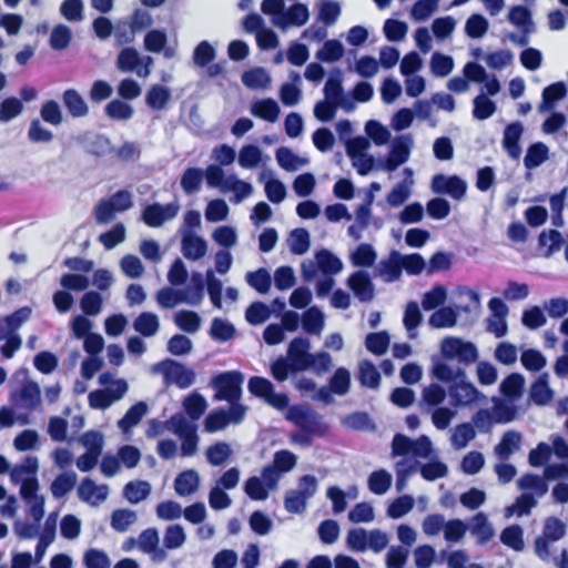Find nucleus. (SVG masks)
I'll return each instance as SVG.
<instances>
[{
  "label": "nucleus",
  "mask_w": 568,
  "mask_h": 568,
  "mask_svg": "<svg viewBox=\"0 0 568 568\" xmlns=\"http://www.w3.org/2000/svg\"><path fill=\"white\" fill-rule=\"evenodd\" d=\"M285 418L300 428V433L292 435V440L303 446H310L312 435L323 436L327 426L322 415L310 406L295 404L288 407Z\"/></svg>",
  "instance_id": "nucleus-1"
},
{
  "label": "nucleus",
  "mask_w": 568,
  "mask_h": 568,
  "mask_svg": "<svg viewBox=\"0 0 568 568\" xmlns=\"http://www.w3.org/2000/svg\"><path fill=\"white\" fill-rule=\"evenodd\" d=\"M243 374L239 371H230L217 374L212 379L216 400H240L242 395Z\"/></svg>",
  "instance_id": "nucleus-2"
},
{
  "label": "nucleus",
  "mask_w": 568,
  "mask_h": 568,
  "mask_svg": "<svg viewBox=\"0 0 568 568\" xmlns=\"http://www.w3.org/2000/svg\"><path fill=\"white\" fill-rule=\"evenodd\" d=\"M128 390V383L120 378L115 382L113 389H95L89 396V405L94 409H105L110 407L115 400L121 399Z\"/></svg>",
  "instance_id": "nucleus-3"
},
{
  "label": "nucleus",
  "mask_w": 568,
  "mask_h": 568,
  "mask_svg": "<svg viewBox=\"0 0 568 568\" xmlns=\"http://www.w3.org/2000/svg\"><path fill=\"white\" fill-rule=\"evenodd\" d=\"M432 190L436 194H447L454 200H462L466 194L467 184L457 175L436 174L432 180Z\"/></svg>",
  "instance_id": "nucleus-4"
},
{
  "label": "nucleus",
  "mask_w": 568,
  "mask_h": 568,
  "mask_svg": "<svg viewBox=\"0 0 568 568\" xmlns=\"http://www.w3.org/2000/svg\"><path fill=\"white\" fill-rule=\"evenodd\" d=\"M310 342L304 337H295L290 342L287 359L300 371H305L314 364V356L308 353Z\"/></svg>",
  "instance_id": "nucleus-5"
},
{
  "label": "nucleus",
  "mask_w": 568,
  "mask_h": 568,
  "mask_svg": "<svg viewBox=\"0 0 568 568\" xmlns=\"http://www.w3.org/2000/svg\"><path fill=\"white\" fill-rule=\"evenodd\" d=\"M178 213L174 204H148L142 211V221L150 227H160L165 221L173 219Z\"/></svg>",
  "instance_id": "nucleus-6"
},
{
  "label": "nucleus",
  "mask_w": 568,
  "mask_h": 568,
  "mask_svg": "<svg viewBox=\"0 0 568 568\" xmlns=\"http://www.w3.org/2000/svg\"><path fill=\"white\" fill-rule=\"evenodd\" d=\"M342 82V73L336 69L325 83L324 95L326 100L339 104L346 112H348L353 110L354 104L345 98Z\"/></svg>",
  "instance_id": "nucleus-7"
},
{
  "label": "nucleus",
  "mask_w": 568,
  "mask_h": 568,
  "mask_svg": "<svg viewBox=\"0 0 568 568\" xmlns=\"http://www.w3.org/2000/svg\"><path fill=\"white\" fill-rule=\"evenodd\" d=\"M347 284L361 302H369L374 297V284L365 271H356L348 277Z\"/></svg>",
  "instance_id": "nucleus-8"
},
{
  "label": "nucleus",
  "mask_w": 568,
  "mask_h": 568,
  "mask_svg": "<svg viewBox=\"0 0 568 568\" xmlns=\"http://www.w3.org/2000/svg\"><path fill=\"white\" fill-rule=\"evenodd\" d=\"M449 393L455 406L470 405L477 400L480 394L478 389L471 383L466 382L465 378H458L450 386Z\"/></svg>",
  "instance_id": "nucleus-9"
},
{
  "label": "nucleus",
  "mask_w": 568,
  "mask_h": 568,
  "mask_svg": "<svg viewBox=\"0 0 568 568\" xmlns=\"http://www.w3.org/2000/svg\"><path fill=\"white\" fill-rule=\"evenodd\" d=\"M181 246L184 257L190 261H197L202 258L207 251L205 240L194 234L192 231H186L183 234Z\"/></svg>",
  "instance_id": "nucleus-10"
},
{
  "label": "nucleus",
  "mask_w": 568,
  "mask_h": 568,
  "mask_svg": "<svg viewBox=\"0 0 568 568\" xmlns=\"http://www.w3.org/2000/svg\"><path fill=\"white\" fill-rule=\"evenodd\" d=\"M524 128L520 122L509 123L504 131L503 148L511 159L517 160L521 154L519 140L523 135Z\"/></svg>",
  "instance_id": "nucleus-11"
},
{
  "label": "nucleus",
  "mask_w": 568,
  "mask_h": 568,
  "mask_svg": "<svg viewBox=\"0 0 568 568\" xmlns=\"http://www.w3.org/2000/svg\"><path fill=\"white\" fill-rule=\"evenodd\" d=\"M78 496L85 503H101L108 497V487L104 485L98 486L94 480L85 477L78 487Z\"/></svg>",
  "instance_id": "nucleus-12"
},
{
  "label": "nucleus",
  "mask_w": 568,
  "mask_h": 568,
  "mask_svg": "<svg viewBox=\"0 0 568 568\" xmlns=\"http://www.w3.org/2000/svg\"><path fill=\"white\" fill-rule=\"evenodd\" d=\"M62 102L72 118H83L89 114V106L75 89H67L62 93Z\"/></svg>",
  "instance_id": "nucleus-13"
},
{
  "label": "nucleus",
  "mask_w": 568,
  "mask_h": 568,
  "mask_svg": "<svg viewBox=\"0 0 568 568\" xmlns=\"http://www.w3.org/2000/svg\"><path fill=\"white\" fill-rule=\"evenodd\" d=\"M165 363L170 366L166 376H169L176 386L187 388L194 383L195 373L191 368L173 359H168Z\"/></svg>",
  "instance_id": "nucleus-14"
},
{
  "label": "nucleus",
  "mask_w": 568,
  "mask_h": 568,
  "mask_svg": "<svg viewBox=\"0 0 568 568\" xmlns=\"http://www.w3.org/2000/svg\"><path fill=\"white\" fill-rule=\"evenodd\" d=\"M200 477L194 469L181 471L174 480V489L179 496L185 497L195 493L199 488Z\"/></svg>",
  "instance_id": "nucleus-15"
},
{
  "label": "nucleus",
  "mask_w": 568,
  "mask_h": 568,
  "mask_svg": "<svg viewBox=\"0 0 568 568\" xmlns=\"http://www.w3.org/2000/svg\"><path fill=\"white\" fill-rule=\"evenodd\" d=\"M55 529H57L55 515L51 514L44 523L43 532L40 536L39 541L36 546V552H34L36 561H40L43 558L47 548L49 547V545L53 541V539L55 537Z\"/></svg>",
  "instance_id": "nucleus-16"
},
{
  "label": "nucleus",
  "mask_w": 568,
  "mask_h": 568,
  "mask_svg": "<svg viewBox=\"0 0 568 568\" xmlns=\"http://www.w3.org/2000/svg\"><path fill=\"white\" fill-rule=\"evenodd\" d=\"M409 156V146L400 141H396L387 159L381 164V166L389 172L395 171L399 165L405 163Z\"/></svg>",
  "instance_id": "nucleus-17"
},
{
  "label": "nucleus",
  "mask_w": 568,
  "mask_h": 568,
  "mask_svg": "<svg viewBox=\"0 0 568 568\" xmlns=\"http://www.w3.org/2000/svg\"><path fill=\"white\" fill-rule=\"evenodd\" d=\"M564 243L562 235L557 230H544L538 235V245L540 248H545L542 255L550 257L561 248Z\"/></svg>",
  "instance_id": "nucleus-18"
},
{
  "label": "nucleus",
  "mask_w": 568,
  "mask_h": 568,
  "mask_svg": "<svg viewBox=\"0 0 568 568\" xmlns=\"http://www.w3.org/2000/svg\"><path fill=\"white\" fill-rule=\"evenodd\" d=\"M567 94V85L565 82L559 81L549 84L542 90V101L540 104V111L551 110L555 104L564 99Z\"/></svg>",
  "instance_id": "nucleus-19"
},
{
  "label": "nucleus",
  "mask_w": 568,
  "mask_h": 568,
  "mask_svg": "<svg viewBox=\"0 0 568 568\" xmlns=\"http://www.w3.org/2000/svg\"><path fill=\"white\" fill-rule=\"evenodd\" d=\"M253 115L267 122H275L280 115V106L273 99H263L256 101L251 109Z\"/></svg>",
  "instance_id": "nucleus-20"
},
{
  "label": "nucleus",
  "mask_w": 568,
  "mask_h": 568,
  "mask_svg": "<svg viewBox=\"0 0 568 568\" xmlns=\"http://www.w3.org/2000/svg\"><path fill=\"white\" fill-rule=\"evenodd\" d=\"M402 255L397 251H392L387 258L379 262L381 274L386 276L388 282L399 278L403 271Z\"/></svg>",
  "instance_id": "nucleus-21"
},
{
  "label": "nucleus",
  "mask_w": 568,
  "mask_h": 568,
  "mask_svg": "<svg viewBox=\"0 0 568 568\" xmlns=\"http://www.w3.org/2000/svg\"><path fill=\"white\" fill-rule=\"evenodd\" d=\"M134 329L144 337L156 334L160 328L159 317L151 312H142L133 322Z\"/></svg>",
  "instance_id": "nucleus-22"
},
{
  "label": "nucleus",
  "mask_w": 568,
  "mask_h": 568,
  "mask_svg": "<svg viewBox=\"0 0 568 568\" xmlns=\"http://www.w3.org/2000/svg\"><path fill=\"white\" fill-rule=\"evenodd\" d=\"M148 413V405L145 402H136L132 405L124 416L118 422V426L123 430L128 432L132 427L136 426L143 416Z\"/></svg>",
  "instance_id": "nucleus-23"
},
{
  "label": "nucleus",
  "mask_w": 568,
  "mask_h": 568,
  "mask_svg": "<svg viewBox=\"0 0 568 568\" xmlns=\"http://www.w3.org/2000/svg\"><path fill=\"white\" fill-rule=\"evenodd\" d=\"M275 158L278 165L287 172H294L300 166L307 163L306 159L298 156L291 149L285 146H281L276 150Z\"/></svg>",
  "instance_id": "nucleus-24"
},
{
  "label": "nucleus",
  "mask_w": 568,
  "mask_h": 568,
  "mask_svg": "<svg viewBox=\"0 0 568 568\" xmlns=\"http://www.w3.org/2000/svg\"><path fill=\"white\" fill-rule=\"evenodd\" d=\"M358 381L362 386L377 388L381 384V374L376 366L368 359H364L358 365Z\"/></svg>",
  "instance_id": "nucleus-25"
},
{
  "label": "nucleus",
  "mask_w": 568,
  "mask_h": 568,
  "mask_svg": "<svg viewBox=\"0 0 568 568\" xmlns=\"http://www.w3.org/2000/svg\"><path fill=\"white\" fill-rule=\"evenodd\" d=\"M30 308L22 307L14 311L12 314L4 318V324L0 323V341H3L9 334H16L14 332L22 325V323L30 315Z\"/></svg>",
  "instance_id": "nucleus-26"
},
{
  "label": "nucleus",
  "mask_w": 568,
  "mask_h": 568,
  "mask_svg": "<svg viewBox=\"0 0 568 568\" xmlns=\"http://www.w3.org/2000/svg\"><path fill=\"white\" fill-rule=\"evenodd\" d=\"M151 493V485L144 480L129 481L123 488V495L130 504L144 500Z\"/></svg>",
  "instance_id": "nucleus-27"
},
{
  "label": "nucleus",
  "mask_w": 568,
  "mask_h": 568,
  "mask_svg": "<svg viewBox=\"0 0 568 568\" xmlns=\"http://www.w3.org/2000/svg\"><path fill=\"white\" fill-rule=\"evenodd\" d=\"M324 324V315L316 306L307 308L302 316L303 329L308 334H320Z\"/></svg>",
  "instance_id": "nucleus-28"
},
{
  "label": "nucleus",
  "mask_w": 568,
  "mask_h": 568,
  "mask_svg": "<svg viewBox=\"0 0 568 568\" xmlns=\"http://www.w3.org/2000/svg\"><path fill=\"white\" fill-rule=\"evenodd\" d=\"M204 171L199 168H187L181 176V187L185 194L196 193L202 185Z\"/></svg>",
  "instance_id": "nucleus-29"
},
{
  "label": "nucleus",
  "mask_w": 568,
  "mask_h": 568,
  "mask_svg": "<svg viewBox=\"0 0 568 568\" xmlns=\"http://www.w3.org/2000/svg\"><path fill=\"white\" fill-rule=\"evenodd\" d=\"M521 434L516 430H507L503 434L495 450L501 458H508L515 450L519 449Z\"/></svg>",
  "instance_id": "nucleus-30"
},
{
  "label": "nucleus",
  "mask_w": 568,
  "mask_h": 568,
  "mask_svg": "<svg viewBox=\"0 0 568 568\" xmlns=\"http://www.w3.org/2000/svg\"><path fill=\"white\" fill-rule=\"evenodd\" d=\"M170 99V89L161 84L152 85L145 97L146 104L153 110L164 109Z\"/></svg>",
  "instance_id": "nucleus-31"
},
{
  "label": "nucleus",
  "mask_w": 568,
  "mask_h": 568,
  "mask_svg": "<svg viewBox=\"0 0 568 568\" xmlns=\"http://www.w3.org/2000/svg\"><path fill=\"white\" fill-rule=\"evenodd\" d=\"M310 18V11L304 3L292 4L286 12L283 14L282 26H304Z\"/></svg>",
  "instance_id": "nucleus-32"
},
{
  "label": "nucleus",
  "mask_w": 568,
  "mask_h": 568,
  "mask_svg": "<svg viewBox=\"0 0 568 568\" xmlns=\"http://www.w3.org/2000/svg\"><path fill=\"white\" fill-rule=\"evenodd\" d=\"M344 55V47L336 39L326 40L323 47L317 51L316 58L322 62H336Z\"/></svg>",
  "instance_id": "nucleus-33"
},
{
  "label": "nucleus",
  "mask_w": 568,
  "mask_h": 568,
  "mask_svg": "<svg viewBox=\"0 0 568 568\" xmlns=\"http://www.w3.org/2000/svg\"><path fill=\"white\" fill-rule=\"evenodd\" d=\"M458 312L452 307H440L429 317V325L435 328L453 327L456 325Z\"/></svg>",
  "instance_id": "nucleus-34"
},
{
  "label": "nucleus",
  "mask_w": 568,
  "mask_h": 568,
  "mask_svg": "<svg viewBox=\"0 0 568 568\" xmlns=\"http://www.w3.org/2000/svg\"><path fill=\"white\" fill-rule=\"evenodd\" d=\"M104 112L111 120L126 121L132 118L134 110L129 103L114 99L105 105Z\"/></svg>",
  "instance_id": "nucleus-35"
},
{
  "label": "nucleus",
  "mask_w": 568,
  "mask_h": 568,
  "mask_svg": "<svg viewBox=\"0 0 568 568\" xmlns=\"http://www.w3.org/2000/svg\"><path fill=\"white\" fill-rule=\"evenodd\" d=\"M247 284L260 294H265L270 291L272 285V277L270 272L261 267L254 272L246 274Z\"/></svg>",
  "instance_id": "nucleus-36"
},
{
  "label": "nucleus",
  "mask_w": 568,
  "mask_h": 568,
  "mask_svg": "<svg viewBox=\"0 0 568 568\" xmlns=\"http://www.w3.org/2000/svg\"><path fill=\"white\" fill-rule=\"evenodd\" d=\"M390 338L386 331L369 333L366 336V348L376 356L385 354L389 347Z\"/></svg>",
  "instance_id": "nucleus-37"
},
{
  "label": "nucleus",
  "mask_w": 568,
  "mask_h": 568,
  "mask_svg": "<svg viewBox=\"0 0 568 568\" xmlns=\"http://www.w3.org/2000/svg\"><path fill=\"white\" fill-rule=\"evenodd\" d=\"M316 262L318 268L327 275H334L343 267L342 261L327 250H321L317 252Z\"/></svg>",
  "instance_id": "nucleus-38"
},
{
  "label": "nucleus",
  "mask_w": 568,
  "mask_h": 568,
  "mask_svg": "<svg viewBox=\"0 0 568 568\" xmlns=\"http://www.w3.org/2000/svg\"><path fill=\"white\" fill-rule=\"evenodd\" d=\"M77 483V475L73 471L62 473L51 484L52 496L57 499L65 496Z\"/></svg>",
  "instance_id": "nucleus-39"
},
{
  "label": "nucleus",
  "mask_w": 568,
  "mask_h": 568,
  "mask_svg": "<svg viewBox=\"0 0 568 568\" xmlns=\"http://www.w3.org/2000/svg\"><path fill=\"white\" fill-rule=\"evenodd\" d=\"M242 82L250 89H264L270 84L271 78L265 69L254 68L243 73Z\"/></svg>",
  "instance_id": "nucleus-40"
},
{
  "label": "nucleus",
  "mask_w": 568,
  "mask_h": 568,
  "mask_svg": "<svg viewBox=\"0 0 568 568\" xmlns=\"http://www.w3.org/2000/svg\"><path fill=\"white\" fill-rule=\"evenodd\" d=\"M548 148L542 142L531 144L524 158V164L527 169H534L542 164L548 159Z\"/></svg>",
  "instance_id": "nucleus-41"
},
{
  "label": "nucleus",
  "mask_w": 568,
  "mask_h": 568,
  "mask_svg": "<svg viewBox=\"0 0 568 568\" xmlns=\"http://www.w3.org/2000/svg\"><path fill=\"white\" fill-rule=\"evenodd\" d=\"M377 258V254L371 244L362 243L352 254V263L355 266L372 267Z\"/></svg>",
  "instance_id": "nucleus-42"
},
{
  "label": "nucleus",
  "mask_w": 568,
  "mask_h": 568,
  "mask_svg": "<svg viewBox=\"0 0 568 568\" xmlns=\"http://www.w3.org/2000/svg\"><path fill=\"white\" fill-rule=\"evenodd\" d=\"M525 378L518 373L509 374L500 384V392L508 398H517L524 390Z\"/></svg>",
  "instance_id": "nucleus-43"
},
{
  "label": "nucleus",
  "mask_w": 568,
  "mask_h": 568,
  "mask_svg": "<svg viewBox=\"0 0 568 568\" xmlns=\"http://www.w3.org/2000/svg\"><path fill=\"white\" fill-rule=\"evenodd\" d=\"M552 390L545 377H539L530 387V398L539 406L548 404L552 398Z\"/></svg>",
  "instance_id": "nucleus-44"
},
{
  "label": "nucleus",
  "mask_w": 568,
  "mask_h": 568,
  "mask_svg": "<svg viewBox=\"0 0 568 568\" xmlns=\"http://www.w3.org/2000/svg\"><path fill=\"white\" fill-rule=\"evenodd\" d=\"M392 475L385 469L373 471L368 477V487L373 494L383 495L392 485Z\"/></svg>",
  "instance_id": "nucleus-45"
},
{
  "label": "nucleus",
  "mask_w": 568,
  "mask_h": 568,
  "mask_svg": "<svg viewBox=\"0 0 568 568\" xmlns=\"http://www.w3.org/2000/svg\"><path fill=\"white\" fill-rule=\"evenodd\" d=\"M271 313V308L265 303L256 301L246 308L245 320L251 325H260L270 318Z\"/></svg>",
  "instance_id": "nucleus-46"
},
{
  "label": "nucleus",
  "mask_w": 568,
  "mask_h": 568,
  "mask_svg": "<svg viewBox=\"0 0 568 568\" xmlns=\"http://www.w3.org/2000/svg\"><path fill=\"white\" fill-rule=\"evenodd\" d=\"M310 233L306 229L298 227L291 232L290 250L295 255H303L310 248Z\"/></svg>",
  "instance_id": "nucleus-47"
},
{
  "label": "nucleus",
  "mask_w": 568,
  "mask_h": 568,
  "mask_svg": "<svg viewBox=\"0 0 568 568\" xmlns=\"http://www.w3.org/2000/svg\"><path fill=\"white\" fill-rule=\"evenodd\" d=\"M473 116L477 120H486L496 112V103L485 94L475 97Z\"/></svg>",
  "instance_id": "nucleus-48"
},
{
  "label": "nucleus",
  "mask_w": 568,
  "mask_h": 568,
  "mask_svg": "<svg viewBox=\"0 0 568 568\" xmlns=\"http://www.w3.org/2000/svg\"><path fill=\"white\" fill-rule=\"evenodd\" d=\"M567 531L566 524L556 516H549L545 519L542 536L556 542L565 537Z\"/></svg>",
  "instance_id": "nucleus-49"
},
{
  "label": "nucleus",
  "mask_w": 568,
  "mask_h": 568,
  "mask_svg": "<svg viewBox=\"0 0 568 568\" xmlns=\"http://www.w3.org/2000/svg\"><path fill=\"white\" fill-rule=\"evenodd\" d=\"M184 301H186V295L172 287L160 288L156 293V302L163 308H172Z\"/></svg>",
  "instance_id": "nucleus-50"
},
{
  "label": "nucleus",
  "mask_w": 568,
  "mask_h": 568,
  "mask_svg": "<svg viewBox=\"0 0 568 568\" xmlns=\"http://www.w3.org/2000/svg\"><path fill=\"white\" fill-rule=\"evenodd\" d=\"M183 406L187 416L192 420H197L204 414L207 404L201 394L193 393L184 399Z\"/></svg>",
  "instance_id": "nucleus-51"
},
{
  "label": "nucleus",
  "mask_w": 568,
  "mask_h": 568,
  "mask_svg": "<svg viewBox=\"0 0 568 568\" xmlns=\"http://www.w3.org/2000/svg\"><path fill=\"white\" fill-rule=\"evenodd\" d=\"M175 324L185 333H195L201 325V317L194 311H180L175 315Z\"/></svg>",
  "instance_id": "nucleus-52"
},
{
  "label": "nucleus",
  "mask_w": 568,
  "mask_h": 568,
  "mask_svg": "<svg viewBox=\"0 0 568 568\" xmlns=\"http://www.w3.org/2000/svg\"><path fill=\"white\" fill-rule=\"evenodd\" d=\"M454 69L452 57L440 52H434L430 59V70L435 77H447Z\"/></svg>",
  "instance_id": "nucleus-53"
},
{
  "label": "nucleus",
  "mask_w": 568,
  "mask_h": 568,
  "mask_svg": "<svg viewBox=\"0 0 568 568\" xmlns=\"http://www.w3.org/2000/svg\"><path fill=\"white\" fill-rule=\"evenodd\" d=\"M518 486L523 490H532L538 496H544L548 491V484L544 478L535 474H525L518 480Z\"/></svg>",
  "instance_id": "nucleus-54"
},
{
  "label": "nucleus",
  "mask_w": 568,
  "mask_h": 568,
  "mask_svg": "<svg viewBox=\"0 0 568 568\" xmlns=\"http://www.w3.org/2000/svg\"><path fill=\"white\" fill-rule=\"evenodd\" d=\"M331 390L336 395H345L351 387V374L345 367H338L329 379Z\"/></svg>",
  "instance_id": "nucleus-55"
},
{
  "label": "nucleus",
  "mask_w": 568,
  "mask_h": 568,
  "mask_svg": "<svg viewBox=\"0 0 568 568\" xmlns=\"http://www.w3.org/2000/svg\"><path fill=\"white\" fill-rule=\"evenodd\" d=\"M235 327L222 318L215 317L211 323L210 335L213 339L226 342L233 338Z\"/></svg>",
  "instance_id": "nucleus-56"
},
{
  "label": "nucleus",
  "mask_w": 568,
  "mask_h": 568,
  "mask_svg": "<svg viewBox=\"0 0 568 568\" xmlns=\"http://www.w3.org/2000/svg\"><path fill=\"white\" fill-rule=\"evenodd\" d=\"M225 191H233L234 203H240L245 197L250 196L253 192V186L245 181L239 180L235 175L227 176V182L225 184Z\"/></svg>",
  "instance_id": "nucleus-57"
},
{
  "label": "nucleus",
  "mask_w": 568,
  "mask_h": 568,
  "mask_svg": "<svg viewBox=\"0 0 568 568\" xmlns=\"http://www.w3.org/2000/svg\"><path fill=\"white\" fill-rule=\"evenodd\" d=\"M262 160V151L257 145H243L239 153V164L244 169L255 168Z\"/></svg>",
  "instance_id": "nucleus-58"
},
{
  "label": "nucleus",
  "mask_w": 568,
  "mask_h": 568,
  "mask_svg": "<svg viewBox=\"0 0 568 568\" xmlns=\"http://www.w3.org/2000/svg\"><path fill=\"white\" fill-rule=\"evenodd\" d=\"M415 500L410 495H403L393 500L387 508V515L393 519H398L408 514L414 507Z\"/></svg>",
  "instance_id": "nucleus-59"
},
{
  "label": "nucleus",
  "mask_w": 568,
  "mask_h": 568,
  "mask_svg": "<svg viewBox=\"0 0 568 568\" xmlns=\"http://www.w3.org/2000/svg\"><path fill=\"white\" fill-rule=\"evenodd\" d=\"M520 361L523 366L529 372H539L547 364L546 357L535 348L524 351Z\"/></svg>",
  "instance_id": "nucleus-60"
},
{
  "label": "nucleus",
  "mask_w": 568,
  "mask_h": 568,
  "mask_svg": "<svg viewBox=\"0 0 568 568\" xmlns=\"http://www.w3.org/2000/svg\"><path fill=\"white\" fill-rule=\"evenodd\" d=\"M231 454L232 450L229 444L217 442L207 448L206 458L211 465L220 466L229 459Z\"/></svg>",
  "instance_id": "nucleus-61"
},
{
  "label": "nucleus",
  "mask_w": 568,
  "mask_h": 568,
  "mask_svg": "<svg viewBox=\"0 0 568 568\" xmlns=\"http://www.w3.org/2000/svg\"><path fill=\"white\" fill-rule=\"evenodd\" d=\"M135 520V511L131 509H116L112 513L111 526L115 531L124 532Z\"/></svg>",
  "instance_id": "nucleus-62"
},
{
  "label": "nucleus",
  "mask_w": 568,
  "mask_h": 568,
  "mask_svg": "<svg viewBox=\"0 0 568 568\" xmlns=\"http://www.w3.org/2000/svg\"><path fill=\"white\" fill-rule=\"evenodd\" d=\"M471 530L483 544L489 541L494 536V529L487 516L483 513H478L474 516Z\"/></svg>",
  "instance_id": "nucleus-63"
},
{
  "label": "nucleus",
  "mask_w": 568,
  "mask_h": 568,
  "mask_svg": "<svg viewBox=\"0 0 568 568\" xmlns=\"http://www.w3.org/2000/svg\"><path fill=\"white\" fill-rule=\"evenodd\" d=\"M83 561L87 568H110L108 555L97 548H90L85 551Z\"/></svg>",
  "instance_id": "nucleus-64"
}]
</instances>
